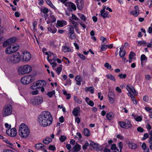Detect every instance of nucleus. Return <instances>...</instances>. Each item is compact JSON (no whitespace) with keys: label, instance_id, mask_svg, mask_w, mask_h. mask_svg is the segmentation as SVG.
Masks as SVG:
<instances>
[{"label":"nucleus","instance_id":"f257e3e1","mask_svg":"<svg viewBox=\"0 0 152 152\" xmlns=\"http://www.w3.org/2000/svg\"><path fill=\"white\" fill-rule=\"evenodd\" d=\"M39 124L41 126L46 127L51 125L53 121L52 116L48 111L42 112L38 117Z\"/></svg>","mask_w":152,"mask_h":152},{"label":"nucleus","instance_id":"f03ea898","mask_svg":"<svg viewBox=\"0 0 152 152\" xmlns=\"http://www.w3.org/2000/svg\"><path fill=\"white\" fill-rule=\"evenodd\" d=\"M16 40L15 37H12L7 39L3 44V46L7 47L5 49V52L7 54H11L17 51L19 49V46L17 44H12Z\"/></svg>","mask_w":152,"mask_h":152},{"label":"nucleus","instance_id":"7ed1b4c3","mask_svg":"<svg viewBox=\"0 0 152 152\" xmlns=\"http://www.w3.org/2000/svg\"><path fill=\"white\" fill-rule=\"evenodd\" d=\"M30 131L28 126L24 123L21 124L19 127V134L21 137H27L29 134Z\"/></svg>","mask_w":152,"mask_h":152},{"label":"nucleus","instance_id":"20e7f679","mask_svg":"<svg viewBox=\"0 0 152 152\" xmlns=\"http://www.w3.org/2000/svg\"><path fill=\"white\" fill-rule=\"evenodd\" d=\"M32 70L31 67L28 65H26L19 67L18 71L19 75H24L30 73Z\"/></svg>","mask_w":152,"mask_h":152},{"label":"nucleus","instance_id":"39448f33","mask_svg":"<svg viewBox=\"0 0 152 152\" xmlns=\"http://www.w3.org/2000/svg\"><path fill=\"white\" fill-rule=\"evenodd\" d=\"M20 58V53L19 52H16L12 56L8 57V61L11 63H18L20 62L21 59Z\"/></svg>","mask_w":152,"mask_h":152},{"label":"nucleus","instance_id":"423d86ee","mask_svg":"<svg viewBox=\"0 0 152 152\" xmlns=\"http://www.w3.org/2000/svg\"><path fill=\"white\" fill-rule=\"evenodd\" d=\"M21 60L23 61H28L31 59V56L30 53L26 51H23L22 54Z\"/></svg>","mask_w":152,"mask_h":152},{"label":"nucleus","instance_id":"0eeeda50","mask_svg":"<svg viewBox=\"0 0 152 152\" xmlns=\"http://www.w3.org/2000/svg\"><path fill=\"white\" fill-rule=\"evenodd\" d=\"M43 101V98L42 96H36L31 100V102L33 105H39L41 104Z\"/></svg>","mask_w":152,"mask_h":152},{"label":"nucleus","instance_id":"6e6552de","mask_svg":"<svg viewBox=\"0 0 152 152\" xmlns=\"http://www.w3.org/2000/svg\"><path fill=\"white\" fill-rule=\"evenodd\" d=\"M12 107L10 105H7L4 108L3 114L4 116H6L10 115L12 113Z\"/></svg>","mask_w":152,"mask_h":152},{"label":"nucleus","instance_id":"1a4fd4ad","mask_svg":"<svg viewBox=\"0 0 152 152\" xmlns=\"http://www.w3.org/2000/svg\"><path fill=\"white\" fill-rule=\"evenodd\" d=\"M68 34L70 39H75L76 37L74 27L72 25L69 26Z\"/></svg>","mask_w":152,"mask_h":152},{"label":"nucleus","instance_id":"9d476101","mask_svg":"<svg viewBox=\"0 0 152 152\" xmlns=\"http://www.w3.org/2000/svg\"><path fill=\"white\" fill-rule=\"evenodd\" d=\"M120 126L124 129L130 128L132 127V125L131 122L129 120L127 121V123L124 121H119V122Z\"/></svg>","mask_w":152,"mask_h":152},{"label":"nucleus","instance_id":"9b49d317","mask_svg":"<svg viewBox=\"0 0 152 152\" xmlns=\"http://www.w3.org/2000/svg\"><path fill=\"white\" fill-rule=\"evenodd\" d=\"M75 2L77 8L80 10H81L84 7V1L83 0H76Z\"/></svg>","mask_w":152,"mask_h":152},{"label":"nucleus","instance_id":"f8f14e48","mask_svg":"<svg viewBox=\"0 0 152 152\" xmlns=\"http://www.w3.org/2000/svg\"><path fill=\"white\" fill-rule=\"evenodd\" d=\"M134 10L131 11L130 12V14L133 15L134 17H136L139 15L140 10L138 6L137 5L134 7Z\"/></svg>","mask_w":152,"mask_h":152},{"label":"nucleus","instance_id":"ddd939ff","mask_svg":"<svg viewBox=\"0 0 152 152\" xmlns=\"http://www.w3.org/2000/svg\"><path fill=\"white\" fill-rule=\"evenodd\" d=\"M46 82L43 80H40L37 81L35 85L37 86L38 88L44 87L46 85Z\"/></svg>","mask_w":152,"mask_h":152},{"label":"nucleus","instance_id":"4468645a","mask_svg":"<svg viewBox=\"0 0 152 152\" xmlns=\"http://www.w3.org/2000/svg\"><path fill=\"white\" fill-rule=\"evenodd\" d=\"M109 12L107 11H104V9L102 10L100 12V14H99V16H101L103 19H105L106 18H109Z\"/></svg>","mask_w":152,"mask_h":152},{"label":"nucleus","instance_id":"2eb2a0df","mask_svg":"<svg viewBox=\"0 0 152 152\" xmlns=\"http://www.w3.org/2000/svg\"><path fill=\"white\" fill-rule=\"evenodd\" d=\"M83 77L80 75H77L75 78V80L76 81V84L78 85H80L81 84V82L83 80Z\"/></svg>","mask_w":152,"mask_h":152},{"label":"nucleus","instance_id":"dca6fc26","mask_svg":"<svg viewBox=\"0 0 152 152\" xmlns=\"http://www.w3.org/2000/svg\"><path fill=\"white\" fill-rule=\"evenodd\" d=\"M40 11L41 12H42L45 14L43 16L42 15V13H41V15L42 17L46 18L48 16V15L47 13L49 12V10L47 8L44 7L43 8H41L40 9Z\"/></svg>","mask_w":152,"mask_h":152},{"label":"nucleus","instance_id":"f3484780","mask_svg":"<svg viewBox=\"0 0 152 152\" xmlns=\"http://www.w3.org/2000/svg\"><path fill=\"white\" fill-rule=\"evenodd\" d=\"M115 115V114L114 113L110 112L107 113L106 117L108 121H110L114 118Z\"/></svg>","mask_w":152,"mask_h":152},{"label":"nucleus","instance_id":"a211bd4d","mask_svg":"<svg viewBox=\"0 0 152 152\" xmlns=\"http://www.w3.org/2000/svg\"><path fill=\"white\" fill-rule=\"evenodd\" d=\"M67 24V22L64 20H58L57 21V24L60 27H62Z\"/></svg>","mask_w":152,"mask_h":152},{"label":"nucleus","instance_id":"6ab92c4d","mask_svg":"<svg viewBox=\"0 0 152 152\" xmlns=\"http://www.w3.org/2000/svg\"><path fill=\"white\" fill-rule=\"evenodd\" d=\"M80 107H75L72 111V113L75 116H77L78 114L80 112Z\"/></svg>","mask_w":152,"mask_h":152},{"label":"nucleus","instance_id":"aec40b11","mask_svg":"<svg viewBox=\"0 0 152 152\" xmlns=\"http://www.w3.org/2000/svg\"><path fill=\"white\" fill-rule=\"evenodd\" d=\"M90 146H92L94 149L96 151L99 150L98 148L99 145V144L96 143L92 141H90Z\"/></svg>","mask_w":152,"mask_h":152},{"label":"nucleus","instance_id":"412c9836","mask_svg":"<svg viewBox=\"0 0 152 152\" xmlns=\"http://www.w3.org/2000/svg\"><path fill=\"white\" fill-rule=\"evenodd\" d=\"M28 84L33 81L35 79V77L32 75H28L25 76Z\"/></svg>","mask_w":152,"mask_h":152},{"label":"nucleus","instance_id":"4be33fe9","mask_svg":"<svg viewBox=\"0 0 152 152\" xmlns=\"http://www.w3.org/2000/svg\"><path fill=\"white\" fill-rule=\"evenodd\" d=\"M85 101L91 107H93L94 105V102L92 100H90L89 98L86 97L85 98Z\"/></svg>","mask_w":152,"mask_h":152},{"label":"nucleus","instance_id":"5701e85b","mask_svg":"<svg viewBox=\"0 0 152 152\" xmlns=\"http://www.w3.org/2000/svg\"><path fill=\"white\" fill-rule=\"evenodd\" d=\"M52 140L51 138L49 137H46L43 141V142L46 144H48L52 142Z\"/></svg>","mask_w":152,"mask_h":152},{"label":"nucleus","instance_id":"b1692460","mask_svg":"<svg viewBox=\"0 0 152 152\" xmlns=\"http://www.w3.org/2000/svg\"><path fill=\"white\" fill-rule=\"evenodd\" d=\"M94 88L92 86H90L89 87H86L85 88V91L86 92L89 91L91 94L94 93Z\"/></svg>","mask_w":152,"mask_h":152},{"label":"nucleus","instance_id":"393cba45","mask_svg":"<svg viewBox=\"0 0 152 152\" xmlns=\"http://www.w3.org/2000/svg\"><path fill=\"white\" fill-rule=\"evenodd\" d=\"M44 147V145L41 143H37L35 145V148L37 150H42Z\"/></svg>","mask_w":152,"mask_h":152},{"label":"nucleus","instance_id":"a878e982","mask_svg":"<svg viewBox=\"0 0 152 152\" xmlns=\"http://www.w3.org/2000/svg\"><path fill=\"white\" fill-rule=\"evenodd\" d=\"M83 134L85 136L87 137H89L90 135V131L87 128H84V129Z\"/></svg>","mask_w":152,"mask_h":152},{"label":"nucleus","instance_id":"bb28decb","mask_svg":"<svg viewBox=\"0 0 152 152\" xmlns=\"http://www.w3.org/2000/svg\"><path fill=\"white\" fill-rule=\"evenodd\" d=\"M46 2L54 10H56V8L55 6L53 4L51 1L50 0H46Z\"/></svg>","mask_w":152,"mask_h":152},{"label":"nucleus","instance_id":"cd10ccee","mask_svg":"<svg viewBox=\"0 0 152 152\" xmlns=\"http://www.w3.org/2000/svg\"><path fill=\"white\" fill-rule=\"evenodd\" d=\"M71 3L70 7H71V9L69 8V9H68V10L71 12H72V10H73L74 11H75L76 10V5L72 2H71Z\"/></svg>","mask_w":152,"mask_h":152},{"label":"nucleus","instance_id":"c85d7f7f","mask_svg":"<svg viewBox=\"0 0 152 152\" xmlns=\"http://www.w3.org/2000/svg\"><path fill=\"white\" fill-rule=\"evenodd\" d=\"M78 15L80 18L81 20L83 21H86V17L83 14L79 13L78 14Z\"/></svg>","mask_w":152,"mask_h":152},{"label":"nucleus","instance_id":"c756f323","mask_svg":"<svg viewBox=\"0 0 152 152\" xmlns=\"http://www.w3.org/2000/svg\"><path fill=\"white\" fill-rule=\"evenodd\" d=\"M81 149V146L78 144H76L74 146V152H77Z\"/></svg>","mask_w":152,"mask_h":152},{"label":"nucleus","instance_id":"7c9ffc66","mask_svg":"<svg viewBox=\"0 0 152 152\" xmlns=\"http://www.w3.org/2000/svg\"><path fill=\"white\" fill-rule=\"evenodd\" d=\"M55 94V90L51 91H48L46 94L49 97L52 98L53 95Z\"/></svg>","mask_w":152,"mask_h":152},{"label":"nucleus","instance_id":"2f4dec72","mask_svg":"<svg viewBox=\"0 0 152 152\" xmlns=\"http://www.w3.org/2000/svg\"><path fill=\"white\" fill-rule=\"evenodd\" d=\"M62 50L64 53H66L70 52L71 51V49L69 47L64 46L63 47Z\"/></svg>","mask_w":152,"mask_h":152},{"label":"nucleus","instance_id":"473e14b6","mask_svg":"<svg viewBox=\"0 0 152 152\" xmlns=\"http://www.w3.org/2000/svg\"><path fill=\"white\" fill-rule=\"evenodd\" d=\"M27 79L26 77L25 76L22 77L20 80L21 82L23 84L26 85L28 84V82L26 80Z\"/></svg>","mask_w":152,"mask_h":152},{"label":"nucleus","instance_id":"72a5a7b5","mask_svg":"<svg viewBox=\"0 0 152 152\" xmlns=\"http://www.w3.org/2000/svg\"><path fill=\"white\" fill-rule=\"evenodd\" d=\"M106 77L107 79H110L111 80L115 82V79L114 77L111 74H107L106 75Z\"/></svg>","mask_w":152,"mask_h":152},{"label":"nucleus","instance_id":"f704fd0d","mask_svg":"<svg viewBox=\"0 0 152 152\" xmlns=\"http://www.w3.org/2000/svg\"><path fill=\"white\" fill-rule=\"evenodd\" d=\"M69 20L70 21V22H71L73 24V25L74 26L75 28V30H77L78 27V24L77 23L71 19H69Z\"/></svg>","mask_w":152,"mask_h":152},{"label":"nucleus","instance_id":"c9c22d12","mask_svg":"<svg viewBox=\"0 0 152 152\" xmlns=\"http://www.w3.org/2000/svg\"><path fill=\"white\" fill-rule=\"evenodd\" d=\"M14 129H11L10 130V129L7 130L6 131V134L10 137H12V133H11V132L12 131H14Z\"/></svg>","mask_w":152,"mask_h":152},{"label":"nucleus","instance_id":"e433bc0d","mask_svg":"<svg viewBox=\"0 0 152 152\" xmlns=\"http://www.w3.org/2000/svg\"><path fill=\"white\" fill-rule=\"evenodd\" d=\"M147 57L146 56L145 54H143L141 55L140 57V60L141 61V63H142V61H147Z\"/></svg>","mask_w":152,"mask_h":152},{"label":"nucleus","instance_id":"4c0bfd02","mask_svg":"<svg viewBox=\"0 0 152 152\" xmlns=\"http://www.w3.org/2000/svg\"><path fill=\"white\" fill-rule=\"evenodd\" d=\"M62 65H60V66L57 68L56 69V72L58 75H59L62 71Z\"/></svg>","mask_w":152,"mask_h":152},{"label":"nucleus","instance_id":"58836bf2","mask_svg":"<svg viewBox=\"0 0 152 152\" xmlns=\"http://www.w3.org/2000/svg\"><path fill=\"white\" fill-rule=\"evenodd\" d=\"M72 20H78L80 21V20L77 18V17L74 14L72 13Z\"/></svg>","mask_w":152,"mask_h":152},{"label":"nucleus","instance_id":"ea45409f","mask_svg":"<svg viewBox=\"0 0 152 152\" xmlns=\"http://www.w3.org/2000/svg\"><path fill=\"white\" fill-rule=\"evenodd\" d=\"M137 147V145L134 143H132L130 145L129 148L133 149H135Z\"/></svg>","mask_w":152,"mask_h":152},{"label":"nucleus","instance_id":"a19ab883","mask_svg":"<svg viewBox=\"0 0 152 152\" xmlns=\"http://www.w3.org/2000/svg\"><path fill=\"white\" fill-rule=\"evenodd\" d=\"M90 146V144L88 142H86L84 145H83L82 148L84 150H86L87 149L88 147Z\"/></svg>","mask_w":152,"mask_h":152},{"label":"nucleus","instance_id":"79ce46f5","mask_svg":"<svg viewBox=\"0 0 152 152\" xmlns=\"http://www.w3.org/2000/svg\"><path fill=\"white\" fill-rule=\"evenodd\" d=\"M135 55V53L132 51H131L129 55V58L130 59L132 60L133 56Z\"/></svg>","mask_w":152,"mask_h":152},{"label":"nucleus","instance_id":"37998d69","mask_svg":"<svg viewBox=\"0 0 152 152\" xmlns=\"http://www.w3.org/2000/svg\"><path fill=\"white\" fill-rule=\"evenodd\" d=\"M138 43L141 46L143 45H145L147 43L146 42L145 40L139 41L138 42Z\"/></svg>","mask_w":152,"mask_h":152},{"label":"nucleus","instance_id":"c03bdc74","mask_svg":"<svg viewBox=\"0 0 152 152\" xmlns=\"http://www.w3.org/2000/svg\"><path fill=\"white\" fill-rule=\"evenodd\" d=\"M107 45H102L100 49L101 51L106 50L107 49Z\"/></svg>","mask_w":152,"mask_h":152},{"label":"nucleus","instance_id":"a18cd8bd","mask_svg":"<svg viewBox=\"0 0 152 152\" xmlns=\"http://www.w3.org/2000/svg\"><path fill=\"white\" fill-rule=\"evenodd\" d=\"M66 139V137L64 135H61L59 139V140L61 142H63Z\"/></svg>","mask_w":152,"mask_h":152},{"label":"nucleus","instance_id":"49530a36","mask_svg":"<svg viewBox=\"0 0 152 152\" xmlns=\"http://www.w3.org/2000/svg\"><path fill=\"white\" fill-rule=\"evenodd\" d=\"M119 53V56L121 58L124 57L126 55V51L125 50H124L123 51Z\"/></svg>","mask_w":152,"mask_h":152},{"label":"nucleus","instance_id":"de8ad7c7","mask_svg":"<svg viewBox=\"0 0 152 152\" xmlns=\"http://www.w3.org/2000/svg\"><path fill=\"white\" fill-rule=\"evenodd\" d=\"M120 79H125L126 77V74H120L118 75Z\"/></svg>","mask_w":152,"mask_h":152},{"label":"nucleus","instance_id":"09e8293b","mask_svg":"<svg viewBox=\"0 0 152 152\" xmlns=\"http://www.w3.org/2000/svg\"><path fill=\"white\" fill-rule=\"evenodd\" d=\"M36 83L34 82L31 84L30 86V88L34 90L35 89H36L37 88H38V87L35 85Z\"/></svg>","mask_w":152,"mask_h":152},{"label":"nucleus","instance_id":"8fccbe9b","mask_svg":"<svg viewBox=\"0 0 152 152\" xmlns=\"http://www.w3.org/2000/svg\"><path fill=\"white\" fill-rule=\"evenodd\" d=\"M77 55L83 60H85L86 58V57L83 54L77 53Z\"/></svg>","mask_w":152,"mask_h":152},{"label":"nucleus","instance_id":"3c124183","mask_svg":"<svg viewBox=\"0 0 152 152\" xmlns=\"http://www.w3.org/2000/svg\"><path fill=\"white\" fill-rule=\"evenodd\" d=\"M50 19L51 20L52 22L54 23L56 21V19L54 15H52L50 16Z\"/></svg>","mask_w":152,"mask_h":152},{"label":"nucleus","instance_id":"603ef678","mask_svg":"<svg viewBox=\"0 0 152 152\" xmlns=\"http://www.w3.org/2000/svg\"><path fill=\"white\" fill-rule=\"evenodd\" d=\"M104 66L106 67L107 69H110L112 67L108 63L106 62L104 65Z\"/></svg>","mask_w":152,"mask_h":152},{"label":"nucleus","instance_id":"864d4df0","mask_svg":"<svg viewBox=\"0 0 152 152\" xmlns=\"http://www.w3.org/2000/svg\"><path fill=\"white\" fill-rule=\"evenodd\" d=\"M108 96L109 98L110 97H114L115 94H114L112 91L109 92L108 94Z\"/></svg>","mask_w":152,"mask_h":152},{"label":"nucleus","instance_id":"5fc2aeb1","mask_svg":"<svg viewBox=\"0 0 152 152\" xmlns=\"http://www.w3.org/2000/svg\"><path fill=\"white\" fill-rule=\"evenodd\" d=\"M49 149L52 151H55L56 150V148L54 145H50L49 147Z\"/></svg>","mask_w":152,"mask_h":152},{"label":"nucleus","instance_id":"6e6d98bb","mask_svg":"<svg viewBox=\"0 0 152 152\" xmlns=\"http://www.w3.org/2000/svg\"><path fill=\"white\" fill-rule=\"evenodd\" d=\"M100 39L104 43H107V41L106 38L103 37L101 36Z\"/></svg>","mask_w":152,"mask_h":152},{"label":"nucleus","instance_id":"4d7b16f0","mask_svg":"<svg viewBox=\"0 0 152 152\" xmlns=\"http://www.w3.org/2000/svg\"><path fill=\"white\" fill-rule=\"evenodd\" d=\"M126 88L127 91L129 92L130 91H131L132 93H133V91L132 90V87H130L129 85H127L126 87Z\"/></svg>","mask_w":152,"mask_h":152},{"label":"nucleus","instance_id":"13d9d810","mask_svg":"<svg viewBox=\"0 0 152 152\" xmlns=\"http://www.w3.org/2000/svg\"><path fill=\"white\" fill-rule=\"evenodd\" d=\"M118 146L120 149H122L123 147V143L122 142L120 141L118 143Z\"/></svg>","mask_w":152,"mask_h":152},{"label":"nucleus","instance_id":"bf43d9fd","mask_svg":"<svg viewBox=\"0 0 152 152\" xmlns=\"http://www.w3.org/2000/svg\"><path fill=\"white\" fill-rule=\"evenodd\" d=\"M149 137V135L148 133H145L143 136V137L142 138V140H144L147 139Z\"/></svg>","mask_w":152,"mask_h":152},{"label":"nucleus","instance_id":"052dcab7","mask_svg":"<svg viewBox=\"0 0 152 152\" xmlns=\"http://www.w3.org/2000/svg\"><path fill=\"white\" fill-rule=\"evenodd\" d=\"M141 147L142 149L144 150H145V149H147V148H148V147H147L146 144L145 142L143 143L141 145Z\"/></svg>","mask_w":152,"mask_h":152},{"label":"nucleus","instance_id":"680f3d73","mask_svg":"<svg viewBox=\"0 0 152 152\" xmlns=\"http://www.w3.org/2000/svg\"><path fill=\"white\" fill-rule=\"evenodd\" d=\"M12 129H14V131H12L11 132V133H12V137L15 136L16 134V131L15 128H13Z\"/></svg>","mask_w":152,"mask_h":152},{"label":"nucleus","instance_id":"e2e57ef3","mask_svg":"<svg viewBox=\"0 0 152 152\" xmlns=\"http://www.w3.org/2000/svg\"><path fill=\"white\" fill-rule=\"evenodd\" d=\"M117 148V146L115 144H113L110 147V149L111 150H115Z\"/></svg>","mask_w":152,"mask_h":152},{"label":"nucleus","instance_id":"0e129e2a","mask_svg":"<svg viewBox=\"0 0 152 152\" xmlns=\"http://www.w3.org/2000/svg\"><path fill=\"white\" fill-rule=\"evenodd\" d=\"M137 130L138 132L142 133L144 132V129L141 127H139L137 128Z\"/></svg>","mask_w":152,"mask_h":152},{"label":"nucleus","instance_id":"69168bd1","mask_svg":"<svg viewBox=\"0 0 152 152\" xmlns=\"http://www.w3.org/2000/svg\"><path fill=\"white\" fill-rule=\"evenodd\" d=\"M142 117L140 116H138L135 118V120L138 122L142 121Z\"/></svg>","mask_w":152,"mask_h":152},{"label":"nucleus","instance_id":"338daca9","mask_svg":"<svg viewBox=\"0 0 152 152\" xmlns=\"http://www.w3.org/2000/svg\"><path fill=\"white\" fill-rule=\"evenodd\" d=\"M79 23H80V25L81 26L84 28L85 29L86 28V26L84 23H83L80 20V21H79Z\"/></svg>","mask_w":152,"mask_h":152},{"label":"nucleus","instance_id":"774afa93","mask_svg":"<svg viewBox=\"0 0 152 152\" xmlns=\"http://www.w3.org/2000/svg\"><path fill=\"white\" fill-rule=\"evenodd\" d=\"M5 126L6 128L9 129H10L11 127V126L10 124L9 125L8 123H7L5 124Z\"/></svg>","mask_w":152,"mask_h":152}]
</instances>
